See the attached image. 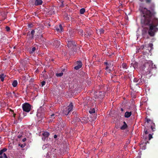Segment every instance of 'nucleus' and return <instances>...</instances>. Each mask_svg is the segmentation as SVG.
Returning <instances> with one entry per match:
<instances>
[{"mask_svg": "<svg viewBox=\"0 0 158 158\" xmlns=\"http://www.w3.org/2000/svg\"><path fill=\"white\" fill-rule=\"evenodd\" d=\"M141 24L143 25H149V29L148 28L144 27L142 30V34L143 37L147 39L149 38L148 35L151 37L154 36L156 33L158 31V28L157 27L158 26V19L154 18L152 20L150 21V23L148 24Z\"/></svg>", "mask_w": 158, "mask_h": 158, "instance_id": "obj_1", "label": "nucleus"}, {"mask_svg": "<svg viewBox=\"0 0 158 158\" xmlns=\"http://www.w3.org/2000/svg\"><path fill=\"white\" fill-rule=\"evenodd\" d=\"M155 7L154 4L152 3L149 8L150 10H148L145 8L142 10V11L143 14L141 19V22L142 23L148 24L151 19L152 20V17L154 16L156 13L155 11Z\"/></svg>", "mask_w": 158, "mask_h": 158, "instance_id": "obj_2", "label": "nucleus"}, {"mask_svg": "<svg viewBox=\"0 0 158 158\" xmlns=\"http://www.w3.org/2000/svg\"><path fill=\"white\" fill-rule=\"evenodd\" d=\"M142 68L143 69L144 74L146 75H149L150 77L152 75L153 69H156V67L155 65H153L152 61L149 60L143 64Z\"/></svg>", "mask_w": 158, "mask_h": 158, "instance_id": "obj_3", "label": "nucleus"}, {"mask_svg": "<svg viewBox=\"0 0 158 158\" xmlns=\"http://www.w3.org/2000/svg\"><path fill=\"white\" fill-rule=\"evenodd\" d=\"M73 104L71 102L68 106L63 109V114L66 115H68L69 112L73 110Z\"/></svg>", "mask_w": 158, "mask_h": 158, "instance_id": "obj_4", "label": "nucleus"}, {"mask_svg": "<svg viewBox=\"0 0 158 158\" xmlns=\"http://www.w3.org/2000/svg\"><path fill=\"white\" fill-rule=\"evenodd\" d=\"M67 46L69 48H70L71 49L74 50L75 47L76 46V44L75 41H74L72 39L70 40L69 38V39H67Z\"/></svg>", "mask_w": 158, "mask_h": 158, "instance_id": "obj_5", "label": "nucleus"}, {"mask_svg": "<svg viewBox=\"0 0 158 158\" xmlns=\"http://www.w3.org/2000/svg\"><path fill=\"white\" fill-rule=\"evenodd\" d=\"M31 105L27 103H25L22 105V108L23 111L29 112L31 109Z\"/></svg>", "mask_w": 158, "mask_h": 158, "instance_id": "obj_6", "label": "nucleus"}, {"mask_svg": "<svg viewBox=\"0 0 158 158\" xmlns=\"http://www.w3.org/2000/svg\"><path fill=\"white\" fill-rule=\"evenodd\" d=\"M104 64L106 65L105 69L107 70L109 68L113 66V61H108L104 62Z\"/></svg>", "mask_w": 158, "mask_h": 158, "instance_id": "obj_7", "label": "nucleus"}, {"mask_svg": "<svg viewBox=\"0 0 158 158\" xmlns=\"http://www.w3.org/2000/svg\"><path fill=\"white\" fill-rule=\"evenodd\" d=\"M77 30L76 29H70L69 31L68 38L74 37L75 35Z\"/></svg>", "mask_w": 158, "mask_h": 158, "instance_id": "obj_8", "label": "nucleus"}, {"mask_svg": "<svg viewBox=\"0 0 158 158\" xmlns=\"http://www.w3.org/2000/svg\"><path fill=\"white\" fill-rule=\"evenodd\" d=\"M50 134L48 131H44L42 133V135L43 137L42 138V140L45 141L48 140V137L49 135Z\"/></svg>", "mask_w": 158, "mask_h": 158, "instance_id": "obj_9", "label": "nucleus"}, {"mask_svg": "<svg viewBox=\"0 0 158 158\" xmlns=\"http://www.w3.org/2000/svg\"><path fill=\"white\" fill-rule=\"evenodd\" d=\"M63 27L61 24H60L59 26H56L55 27V29L59 32L63 31Z\"/></svg>", "mask_w": 158, "mask_h": 158, "instance_id": "obj_10", "label": "nucleus"}, {"mask_svg": "<svg viewBox=\"0 0 158 158\" xmlns=\"http://www.w3.org/2000/svg\"><path fill=\"white\" fill-rule=\"evenodd\" d=\"M77 65L75 66L74 69L76 70H78L80 69L82 66V63L81 61H77Z\"/></svg>", "mask_w": 158, "mask_h": 158, "instance_id": "obj_11", "label": "nucleus"}, {"mask_svg": "<svg viewBox=\"0 0 158 158\" xmlns=\"http://www.w3.org/2000/svg\"><path fill=\"white\" fill-rule=\"evenodd\" d=\"M43 3V2L42 0H35L33 5L35 6H38L42 5Z\"/></svg>", "mask_w": 158, "mask_h": 158, "instance_id": "obj_12", "label": "nucleus"}, {"mask_svg": "<svg viewBox=\"0 0 158 158\" xmlns=\"http://www.w3.org/2000/svg\"><path fill=\"white\" fill-rule=\"evenodd\" d=\"M60 44V41L58 40H55L54 41L53 45L56 47H58Z\"/></svg>", "mask_w": 158, "mask_h": 158, "instance_id": "obj_13", "label": "nucleus"}, {"mask_svg": "<svg viewBox=\"0 0 158 158\" xmlns=\"http://www.w3.org/2000/svg\"><path fill=\"white\" fill-rule=\"evenodd\" d=\"M143 80L141 79H139L138 82L135 84H133L132 86H134L135 85L137 86L138 85H141L143 83Z\"/></svg>", "mask_w": 158, "mask_h": 158, "instance_id": "obj_14", "label": "nucleus"}, {"mask_svg": "<svg viewBox=\"0 0 158 158\" xmlns=\"http://www.w3.org/2000/svg\"><path fill=\"white\" fill-rule=\"evenodd\" d=\"M0 18L2 20H4L6 18V14L4 12L0 13Z\"/></svg>", "mask_w": 158, "mask_h": 158, "instance_id": "obj_15", "label": "nucleus"}, {"mask_svg": "<svg viewBox=\"0 0 158 158\" xmlns=\"http://www.w3.org/2000/svg\"><path fill=\"white\" fill-rule=\"evenodd\" d=\"M0 158H7L6 154L2 151V150H0Z\"/></svg>", "mask_w": 158, "mask_h": 158, "instance_id": "obj_16", "label": "nucleus"}, {"mask_svg": "<svg viewBox=\"0 0 158 158\" xmlns=\"http://www.w3.org/2000/svg\"><path fill=\"white\" fill-rule=\"evenodd\" d=\"M131 114L132 113L131 111L130 112L127 111L125 113L124 117L127 118H129L131 115Z\"/></svg>", "mask_w": 158, "mask_h": 158, "instance_id": "obj_17", "label": "nucleus"}, {"mask_svg": "<svg viewBox=\"0 0 158 158\" xmlns=\"http://www.w3.org/2000/svg\"><path fill=\"white\" fill-rule=\"evenodd\" d=\"M123 123V125L120 128L122 130H125L127 127V125L125 122L124 121Z\"/></svg>", "mask_w": 158, "mask_h": 158, "instance_id": "obj_18", "label": "nucleus"}, {"mask_svg": "<svg viewBox=\"0 0 158 158\" xmlns=\"http://www.w3.org/2000/svg\"><path fill=\"white\" fill-rule=\"evenodd\" d=\"M88 117H83L81 119V122L83 123H86L88 122Z\"/></svg>", "mask_w": 158, "mask_h": 158, "instance_id": "obj_19", "label": "nucleus"}, {"mask_svg": "<svg viewBox=\"0 0 158 158\" xmlns=\"http://www.w3.org/2000/svg\"><path fill=\"white\" fill-rule=\"evenodd\" d=\"M6 77V75L3 73L0 75V79L2 81H3L4 80V78Z\"/></svg>", "mask_w": 158, "mask_h": 158, "instance_id": "obj_20", "label": "nucleus"}, {"mask_svg": "<svg viewBox=\"0 0 158 158\" xmlns=\"http://www.w3.org/2000/svg\"><path fill=\"white\" fill-rule=\"evenodd\" d=\"M74 118V121L75 122H79L80 121L81 122V120L77 116V115Z\"/></svg>", "mask_w": 158, "mask_h": 158, "instance_id": "obj_21", "label": "nucleus"}, {"mask_svg": "<svg viewBox=\"0 0 158 158\" xmlns=\"http://www.w3.org/2000/svg\"><path fill=\"white\" fill-rule=\"evenodd\" d=\"M18 84L17 81L16 80H14L12 83V85L13 87H16Z\"/></svg>", "mask_w": 158, "mask_h": 158, "instance_id": "obj_22", "label": "nucleus"}, {"mask_svg": "<svg viewBox=\"0 0 158 158\" xmlns=\"http://www.w3.org/2000/svg\"><path fill=\"white\" fill-rule=\"evenodd\" d=\"M146 121L148 123H152V124L153 121L152 120H151L150 119L148 118L147 117H146L145 118Z\"/></svg>", "mask_w": 158, "mask_h": 158, "instance_id": "obj_23", "label": "nucleus"}, {"mask_svg": "<svg viewBox=\"0 0 158 158\" xmlns=\"http://www.w3.org/2000/svg\"><path fill=\"white\" fill-rule=\"evenodd\" d=\"M152 125L151 126V128L152 130V131H154L155 130V123H153L152 124Z\"/></svg>", "mask_w": 158, "mask_h": 158, "instance_id": "obj_24", "label": "nucleus"}, {"mask_svg": "<svg viewBox=\"0 0 158 158\" xmlns=\"http://www.w3.org/2000/svg\"><path fill=\"white\" fill-rule=\"evenodd\" d=\"M77 112L75 111H74L72 113V114L71 115V116L73 117H75L76 116H77Z\"/></svg>", "mask_w": 158, "mask_h": 158, "instance_id": "obj_25", "label": "nucleus"}, {"mask_svg": "<svg viewBox=\"0 0 158 158\" xmlns=\"http://www.w3.org/2000/svg\"><path fill=\"white\" fill-rule=\"evenodd\" d=\"M89 112L90 113V114H93V113H94L95 112V110L94 108H92V109H90V110H89Z\"/></svg>", "mask_w": 158, "mask_h": 158, "instance_id": "obj_26", "label": "nucleus"}, {"mask_svg": "<svg viewBox=\"0 0 158 158\" xmlns=\"http://www.w3.org/2000/svg\"><path fill=\"white\" fill-rule=\"evenodd\" d=\"M85 11V9L84 8L81 9L80 11V13L81 14H83Z\"/></svg>", "mask_w": 158, "mask_h": 158, "instance_id": "obj_27", "label": "nucleus"}, {"mask_svg": "<svg viewBox=\"0 0 158 158\" xmlns=\"http://www.w3.org/2000/svg\"><path fill=\"white\" fill-rule=\"evenodd\" d=\"M78 33H79V34L81 35V36H83V31L82 30V29H79V32H78Z\"/></svg>", "mask_w": 158, "mask_h": 158, "instance_id": "obj_28", "label": "nucleus"}, {"mask_svg": "<svg viewBox=\"0 0 158 158\" xmlns=\"http://www.w3.org/2000/svg\"><path fill=\"white\" fill-rule=\"evenodd\" d=\"M63 72H61L60 73H57L56 74V76L57 77H60L63 76Z\"/></svg>", "mask_w": 158, "mask_h": 158, "instance_id": "obj_29", "label": "nucleus"}, {"mask_svg": "<svg viewBox=\"0 0 158 158\" xmlns=\"http://www.w3.org/2000/svg\"><path fill=\"white\" fill-rule=\"evenodd\" d=\"M138 79L137 78H135L133 80V82L131 83V85H132L133 84H135L137 83L138 82Z\"/></svg>", "mask_w": 158, "mask_h": 158, "instance_id": "obj_30", "label": "nucleus"}, {"mask_svg": "<svg viewBox=\"0 0 158 158\" xmlns=\"http://www.w3.org/2000/svg\"><path fill=\"white\" fill-rule=\"evenodd\" d=\"M127 64L126 63H123L122 65V66L124 69H127Z\"/></svg>", "mask_w": 158, "mask_h": 158, "instance_id": "obj_31", "label": "nucleus"}, {"mask_svg": "<svg viewBox=\"0 0 158 158\" xmlns=\"http://www.w3.org/2000/svg\"><path fill=\"white\" fill-rule=\"evenodd\" d=\"M102 94H103V93H102V92H99V96H98V98H103V97L104 95H102Z\"/></svg>", "mask_w": 158, "mask_h": 158, "instance_id": "obj_32", "label": "nucleus"}, {"mask_svg": "<svg viewBox=\"0 0 158 158\" xmlns=\"http://www.w3.org/2000/svg\"><path fill=\"white\" fill-rule=\"evenodd\" d=\"M144 48V46L143 45H142L141 46H140L138 50V52H140V51H139L140 50H143V49Z\"/></svg>", "mask_w": 158, "mask_h": 158, "instance_id": "obj_33", "label": "nucleus"}, {"mask_svg": "<svg viewBox=\"0 0 158 158\" xmlns=\"http://www.w3.org/2000/svg\"><path fill=\"white\" fill-rule=\"evenodd\" d=\"M35 33V31L34 30H32L31 32V33H30V34H31V37H33Z\"/></svg>", "mask_w": 158, "mask_h": 158, "instance_id": "obj_34", "label": "nucleus"}, {"mask_svg": "<svg viewBox=\"0 0 158 158\" xmlns=\"http://www.w3.org/2000/svg\"><path fill=\"white\" fill-rule=\"evenodd\" d=\"M153 44H152L150 43L149 44V47L150 48V50H152L153 48Z\"/></svg>", "mask_w": 158, "mask_h": 158, "instance_id": "obj_35", "label": "nucleus"}, {"mask_svg": "<svg viewBox=\"0 0 158 158\" xmlns=\"http://www.w3.org/2000/svg\"><path fill=\"white\" fill-rule=\"evenodd\" d=\"M27 35H29V37H28V38L29 39H33V37H31V34H30V32L29 31L28 33H27Z\"/></svg>", "mask_w": 158, "mask_h": 158, "instance_id": "obj_36", "label": "nucleus"}, {"mask_svg": "<svg viewBox=\"0 0 158 158\" xmlns=\"http://www.w3.org/2000/svg\"><path fill=\"white\" fill-rule=\"evenodd\" d=\"M55 151H56V149H54V148H52V150L50 152V153L51 154H54V152H55Z\"/></svg>", "mask_w": 158, "mask_h": 158, "instance_id": "obj_37", "label": "nucleus"}, {"mask_svg": "<svg viewBox=\"0 0 158 158\" xmlns=\"http://www.w3.org/2000/svg\"><path fill=\"white\" fill-rule=\"evenodd\" d=\"M35 49L36 48L35 47H33L31 50L30 52L31 53H33L35 50Z\"/></svg>", "mask_w": 158, "mask_h": 158, "instance_id": "obj_38", "label": "nucleus"}, {"mask_svg": "<svg viewBox=\"0 0 158 158\" xmlns=\"http://www.w3.org/2000/svg\"><path fill=\"white\" fill-rule=\"evenodd\" d=\"M104 30L102 29H99V32L100 34H102L104 33Z\"/></svg>", "mask_w": 158, "mask_h": 158, "instance_id": "obj_39", "label": "nucleus"}, {"mask_svg": "<svg viewBox=\"0 0 158 158\" xmlns=\"http://www.w3.org/2000/svg\"><path fill=\"white\" fill-rule=\"evenodd\" d=\"M152 0H145L147 4L151 3Z\"/></svg>", "mask_w": 158, "mask_h": 158, "instance_id": "obj_40", "label": "nucleus"}, {"mask_svg": "<svg viewBox=\"0 0 158 158\" xmlns=\"http://www.w3.org/2000/svg\"><path fill=\"white\" fill-rule=\"evenodd\" d=\"M55 114H52L51 115L50 117L51 119H53L54 118H55V117H54Z\"/></svg>", "mask_w": 158, "mask_h": 158, "instance_id": "obj_41", "label": "nucleus"}, {"mask_svg": "<svg viewBox=\"0 0 158 158\" xmlns=\"http://www.w3.org/2000/svg\"><path fill=\"white\" fill-rule=\"evenodd\" d=\"M46 83V82L44 81H43L42 82H41V86L43 87V86Z\"/></svg>", "mask_w": 158, "mask_h": 158, "instance_id": "obj_42", "label": "nucleus"}, {"mask_svg": "<svg viewBox=\"0 0 158 158\" xmlns=\"http://www.w3.org/2000/svg\"><path fill=\"white\" fill-rule=\"evenodd\" d=\"M92 34V32H89V33H88L87 34H85V36H90Z\"/></svg>", "mask_w": 158, "mask_h": 158, "instance_id": "obj_43", "label": "nucleus"}, {"mask_svg": "<svg viewBox=\"0 0 158 158\" xmlns=\"http://www.w3.org/2000/svg\"><path fill=\"white\" fill-rule=\"evenodd\" d=\"M5 28H6V30L7 31H9L10 30V28L8 26L6 27H5Z\"/></svg>", "mask_w": 158, "mask_h": 158, "instance_id": "obj_44", "label": "nucleus"}, {"mask_svg": "<svg viewBox=\"0 0 158 158\" xmlns=\"http://www.w3.org/2000/svg\"><path fill=\"white\" fill-rule=\"evenodd\" d=\"M149 140H150L152 138V136L151 134H149L148 135Z\"/></svg>", "mask_w": 158, "mask_h": 158, "instance_id": "obj_45", "label": "nucleus"}, {"mask_svg": "<svg viewBox=\"0 0 158 158\" xmlns=\"http://www.w3.org/2000/svg\"><path fill=\"white\" fill-rule=\"evenodd\" d=\"M7 150V149L6 148H4L2 150L3 152H6Z\"/></svg>", "mask_w": 158, "mask_h": 158, "instance_id": "obj_46", "label": "nucleus"}, {"mask_svg": "<svg viewBox=\"0 0 158 158\" xmlns=\"http://www.w3.org/2000/svg\"><path fill=\"white\" fill-rule=\"evenodd\" d=\"M60 124L61 125V126H62V128H63V127H64V125L63 124V122H61L60 123Z\"/></svg>", "mask_w": 158, "mask_h": 158, "instance_id": "obj_47", "label": "nucleus"}, {"mask_svg": "<svg viewBox=\"0 0 158 158\" xmlns=\"http://www.w3.org/2000/svg\"><path fill=\"white\" fill-rule=\"evenodd\" d=\"M48 145L47 144V145H44L43 146V147H42V148L43 149H45V148H47V145Z\"/></svg>", "mask_w": 158, "mask_h": 158, "instance_id": "obj_48", "label": "nucleus"}, {"mask_svg": "<svg viewBox=\"0 0 158 158\" xmlns=\"http://www.w3.org/2000/svg\"><path fill=\"white\" fill-rule=\"evenodd\" d=\"M21 148H23L24 147V145L23 144H21L20 145V144H19Z\"/></svg>", "mask_w": 158, "mask_h": 158, "instance_id": "obj_49", "label": "nucleus"}, {"mask_svg": "<svg viewBox=\"0 0 158 158\" xmlns=\"http://www.w3.org/2000/svg\"><path fill=\"white\" fill-rule=\"evenodd\" d=\"M22 137V135H18V137L19 138H21V137Z\"/></svg>", "mask_w": 158, "mask_h": 158, "instance_id": "obj_50", "label": "nucleus"}, {"mask_svg": "<svg viewBox=\"0 0 158 158\" xmlns=\"http://www.w3.org/2000/svg\"><path fill=\"white\" fill-rule=\"evenodd\" d=\"M26 140V138H24L23 139L22 141L23 142H25Z\"/></svg>", "mask_w": 158, "mask_h": 158, "instance_id": "obj_51", "label": "nucleus"}, {"mask_svg": "<svg viewBox=\"0 0 158 158\" xmlns=\"http://www.w3.org/2000/svg\"><path fill=\"white\" fill-rule=\"evenodd\" d=\"M57 136L56 135H54V138L56 139V138H57Z\"/></svg>", "mask_w": 158, "mask_h": 158, "instance_id": "obj_52", "label": "nucleus"}, {"mask_svg": "<svg viewBox=\"0 0 158 158\" xmlns=\"http://www.w3.org/2000/svg\"><path fill=\"white\" fill-rule=\"evenodd\" d=\"M145 133L146 134H148V131H147V130H146V131H145Z\"/></svg>", "mask_w": 158, "mask_h": 158, "instance_id": "obj_53", "label": "nucleus"}, {"mask_svg": "<svg viewBox=\"0 0 158 158\" xmlns=\"http://www.w3.org/2000/svg\"><path fill=\"white\" fill-rule=\"evenodd\" d=\"M23 117H24V116H25L26 115V113H24L23 112Z\"/></svg>", "mask_w": 158, "mask_h": 158, "instance_id": "obj_54", "label": "nucleus"}, {"mask_svg": "<svg viewBox=\"0 0 158 158\" xmlns=\"http://www.w3.org/2000/svg\"><path fill=\"white\" fill-rule=\"evenodd\" d=\"M21 116V114L19 115V119H21V120L22 119V118H21L20 117V116Z\"/></svg>", "mask_w": 158, "mask_h": 158, "instance_id": "obj_55", "label": "nucleus"}, {"mask_svg": "<svg viewBox=\"0 0 158 158\" xmlns=\"http://www.w3.org/2000/svg\"><path fill=\"white\" fill-rule=\"evenodd\" d=\"M31 25H32L31 24H29L28 25L29 27H32Z\"/></svg>", "mask_w": 158, "mask_h": 158, "instance_id": "obj_56", "label": "nucleus"}, {"mask_svg": "<svg viewBox=\"0 0 158 158\" xmlns=\"http://www.w3.org/2000/svg\"><path fill=\"white\" fill-rule=\"evenodd\" d=\"M65 69H62V70H61V72H64V70H65Z\"/></svg>", "mask_w": 158, "mask_h": 158, "instance_id": "obj_57", "label": "nucleus"}, {"mask_svg": "<svg viewBox=\"0 0 158 158\" xmlns=\"http://www.w3.org/2000/svg\"><path fill=\"white\" fill-rule=\"evenodd\" d=\"M40 28L39 27H38L37 29H36V31H37V30H38V31H39V30L40 29Z\"/></svg>", "mask_w": 158, "mask_h": 158, "instance_id": "obj_58", "label": "nucleus"}, {"mask_svg": "<svg viewBox=\"0 0 158 158\" xmlns=\"http://www.w3.org/2000/svg\"><path fill=\"white\" fill-rule=\"evenodd\" d=\"M123 109L122 108H121V110L122 111H123Z\"/></svg>", "mask_w": 158, "mask_h": 158, "instance_id": "obj_59", "label": "nucleus"}, {"mask_svg": "<svg viewBox=\"0 0 158 158\" xmlns=\"http://www.w3.org/2000/svg\"><path fill=\"white\" fill-rule=\"evenodd\" d=\"M55 11H53V12H52V14H54L55 13Z\"/></svg>", "mask_w": 158, "mask_h": 158, "instance_id": "obj_60", "label": "nucleus"}, {"mask_svg": "<svg viewBox=\"0 0 158 158\" xmlns=\"http://www.w3.org/2000/svg\"><path fill=\"white\" fill-rule=\"evenodd\" d=\"M109 73H110V72L111 71V69H109Z\"/></svg>", "mask_w": 158, "mask_h": 158, "instance_id": "obj_61", "label": "nucleus"}, {"mask_svg": "<svg viewBox=\"0 0 158 158\" xmlns=\"http://www.w3.org/2000/svg\"><path fill=\"white\" fill-rule=\"evenodd\" d=\"M10 110L12 112H13V110H12L10 109Z\"/></svg>", "mask_w": 158, "mask_h": 158, "instance_id": "obj_62", "label": "nucleus"}, {"mask_svg": "<svg viewBox=\"0 0 158 158\" xmlns=\"http://www.w3.org/2000/svg\"><path fill=\"white\" fill-rule=\"evenodd\" d=\"M33 79H32V78H31V80H30V81H32V82H33Z\"/></svg>", "mask_w": 158, "mask_h": 158, "instance_id": "obj_63", "label": "nucleus"}, {"mask_svg": "<svg viewBox=\"0 0 158 158\" xmlns=\"http://www.w3.org/2000/svg\"><path fill=\"white\" fill-rule=\"evenodd\" d=\"M141 2H143L144 0H139Z\"/></svg>", "mask_w": 158, "mask_h": 158, "instance_id": "obj_64", "label": "nucleus"}]
</instances>
